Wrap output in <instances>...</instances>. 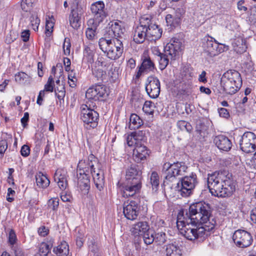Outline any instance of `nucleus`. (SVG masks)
Listing matches in <instances>:
<instances>
[{
	"mask_svg": "<svg viewBox=\"0 0 256 256\" xmlns=\"http://www.w3.org/2000/svg\"><path fill=\"white\" fill-rule=\"evenodd\" d=\"M226 170L215 172L208 174V186L210 192L214 196L225 198L235 191V185Z\"/></svg>",
	"mask_w": 256,
	"mask_h": 256,
	"instance_id": "1",
	"label": "nucleus"
},
{
	"mask_svg": "<svg viewBox=\"0 0 256 256\" xmlns=\"http://www.w3.org/2000/svg\"><path fill=\"white\" fill-rule=\"evenodd\" d=\"M101 165L96 158L92 154L88 157V160H80L77 167V172L90 173L96 188L100 190L104 184V174L100 168Z\"/></svg>",
	"mask_w": 256,
	"mask_h": 256,
	"instance_id": "2",
	"label": "nucleus"
},
{
	"mask_svg": "<svg viewBox=\"0 0 256 256\" xmlns=\"http://www.w3.org/2000/svg\"><path fill=\"white\" fill-rule=\"evenodd\" d=\"M186 218V222H185L184 220H181L178 216L176 226L180 232L188 240H190L197 238L202 240L204 238L206 235H208L206 233L214 228V226L209 228L204 226L198 227L201 224H200L190 222V221L188 220V218Z\"/></svg>",
	"mask_w": 256,
	"mask_h": 256,
	"instance_id": "3",
	"label": "nucleus"
},
{
	"mask_svg": "<svg viewBox=\"0 0 256 256\" xmlns=\"http://www.w3.org/2000/svg\"><path fill=\"white\" fill-rule=\"evenodd\" d=\"M186 214L190 222L200 224L208 228L206 224L211 216V209L208 204L203 202L194 203L190 206L189 212Z\"/></svg>",
	"mask_w": 256,
	"mask_h": 256,
	"instance_id": "4",
	"label": "nucleus"
},
{
	"mask_svg": "<svg viewBox=\"0 0 256 256\" xmlns=\"http://www.w3.org/2000/svg\"><path fill=\"white\" fill-rule=\"evenodd\" d=\"M220 86L225 93L230 95L234 94L242 86L240 74L236 70H228L222 76Z\"/></svg>",
	"mask_w": 256,
	"mask_h": 256,
	"instance_id": "5",
	"label": "nucleus"
},
{
	"mask_svg": "<svg viewBox=\"0 0 256 256\" xmlns=\"http://www.w3.org/2000/svg\"><path fill=\"white\" fill-rule=\"evenodd\" d=\"M100 50L111 60H116L122 54L124 46L122 42L118 38L114 39L113 42H108V40H101Z\"/></svg>",
	"mask_w": 256,
	"mask_h": 256,
	"instance_id": "6",
	"label": "nucleus"
},
{
	"mask_svg": "<svg viewBox=\"0 0 256 256\" xmlns=\"http://www.w3.org/2000/svg\"><path fill=\"white\" fill-rule=\"evenodd\" d=\"M187 169L188 166L183 162L164 164L162 170L165 178L164 183L168 184V181H172L176 176L184 175Z\"/></svg>",
	"mask_w": 256,
	"mask_h": 256,
	"instance_id": "7",
	"label": "nucleus"
},
{
	"mask_svg": "<svg viewBox=\"0 0 256 256\" xmlns=\"http://www.w3.org/2000/svg\"><path fill=\"white\" fill-rule=\"evenodd\" d=\"M80 109V118L87 125L86 128H96L98 124L99 115L97 112L92 108L90 102H86V104L82 105Z\"/></svg>",
	"mask_w": 256,
	"mask_h": 256,
	"instance_id": "8",
	"label": "nucleus"
},
{
	"mask_svg": "<svg viewBox=\"0 0 256 256\" xmlns=\"http://www.w3.org/2000/svg\"><path fill=\"white\" fill-rule=\"evenodd\" d=\"M197 184L196 175L192 172L181 178L180 182L177 184V190L183 197H188L192 194Z\"/></svg>",
	"mask_w": 256,
	"mask_h": 256,
	"instance_id": "9",
	"label": "nucleus"
},
{
	"mask_svg": "<svg viewBox=\"0 0 256 256\" xmlns=\"http://www.w3.org/2000/svg\"><path fill=\"white\" fill-rule=\"evenodd\" d=\"M90 11L93 16V18L88 21L89 24H93L94 28H96L100 23L108 16L106 9L102 1H98L90 6Z\"/></svg>",
	"mask_w": 256,
	"mask_h": 256,
	"instance_id": "10",
	"label": "nucleus"
},
{
	"mask_svg": "<svg viewBox=\"0 0 256 256\" xmlns=\"http://www.w3.org/2000/svg\"><path fill=\"white\" fill-rule=\"evenodd\" d=\"M202 40L204 50L210 57L216 56L224 52V48L219 46L216 40L209 35L205 36Z\"/></svg>",
	"mask_w": 256,
	"mask_h": 256,
	"instance_id": "11",
	"label": "nucleus"
},
{
	"mask_svg": "<svg viewBox=\"0 0 256 256\" xmlns=\"http://www.w3.org/2000/svg\"><path fill=\"white\" fill-rule=\"evenodd\" d=\"M240 149L246 153L252 152L256 149V136L252 132H244L240 141Z\"/></svg>",
	"mask_w": 256,
	"mask_h": 256,
	"instance_id": "12",
	"label": "nucleus"
},
{
	"mask_svg": "<svg viewBox=\"0 0 256 256\" xmlns=\"http://www.w3.org/2000/svg\"><path fill=\"white\" fill-rule=\"evenodd\" d=\"M232 240L240 248H246L250 246L252 242L250 234L242 230H238L234 232Z\"/></svg>",
	"mask_w": 256,
	"mask_h": 256,
	"instance_id": "13",
	"label": "nucleus"
},
{
	"mask_svg": "<svg viewBox=\"0 0 256 256\" xmlns=\"http://www.w3.org/2000/svg\"><path fill=\"white\" fill-rule=\"evenodd\" d=\"M160 87V82L157 78L150 76L147 78L145 88L148 94L151 98H155L158 96Z\"/></svg>",
	"mask_w": 256,
	"mask_h": 256,
	"instance_id": "14",
	"label": "nucleus"
},
{
	"mask_svg": "<svg viewBox=\"0 0 256 256\" xmlns=\"http://www.w3.org/2000/svg\"><path fill=\"white\" fill-rule=\"evenodd\" d=\"M142 182L126 181L120 187L122 196L124 198L132 197L140 192Z\"/></svg>",
	"mask_w": 256,
	"mask_h": 256,
	"instance_id": "15",
	"label": "nucleus"
},
{
	"mask_svg": "<svg viewBox=\"0 0 256 256\" xmlns=\"http://www.w3.org/2000/svg\"><path fill=\"white\" fill-rule=\"evenodd\" d=\"M108 96L106 87L102 85H96L88 89L86 93V97L90 100L96 101L100 98H106ZM90 103V101H88Z\"/></svg>",
	"mask_w": 256,
	"mask_h": 256,
	"instance_id": "16",
	"label": "nucleus"
},
{
	"mask_svg": "<svg viewBox=\"0 0 256 256\" xmlns=\"http://www.w3.org/2000/svg\"><path fill=\"white\" fill-rule=\"evenodd\" d=\"M139 209L138 202L135 200H128L124 204L123 213L127 219L133 220L137 218Z\"/></svg>",
	"mask_w": 256,
	"mask_h": 256,
	"instance_id": "17",
	"label": "nucleus"
},
{
	"mask_svg": "<svg viewBox=\"0 0 256 256\" xmlns=\"http://www.w3.org/2000/svg\"><path fill=\"white\" fill-rule=\"evenodd\" d=\"M146 22H148L146 24V28L147 29L146 36L147 40L149 41H156L160 38L162 34V29L154 24L151 22L150 19L148 16H145Z\"/></svg>",
	"mask_w": 256,
	"mask_h": 256,
	"instance_id": "18",
	"label": "nucleus"
},
{
	"mask_svg": "<svg viewBox=\"0 0 256 256\" xmlns=\"http://www.w3.org/2000/svg\"><path fill=\"white\" fill-rule=\"evenodd\" d=\"M145 16L142 17L140 20V24L135 28L133 34V40L137 44L142 43L146 39L147 40L146 24Z\"/></svg>",
	"mask_w": 256,
	"mask_h": 256,
	"instance_id": "19",
	"label": "nucleus"
},
{
	"mask_svg": "<svg viewBox=\"0 0 256 256\" xmlns=\"http://www.w3.org/2000/svg\"><path fill=\"white\" fill-rule=\"evenodd\" d=\"M182 43L176 38H172L164 46V52L169 54L170 59H174L178 52L182 48Z\"/></svg>",
	"mask_w": 256,
	"mask_h": 256,
	"instance_id": "20",
	"label": "nucleus"
},
{
	"mask_svg": "<svg viewBox=\"0 0 256 256\" xmlns=\"http://www.w3.org/2000/svg\"><path fill=\"white\" fill-rule=\"evenodd\" d=\"M184 14V10L182 8H177L172 14H168L166 16V21L167 25L171 28H175L178 26L182 15Z\"/></svg>",
	"mask_w": 256,
	"mask_h": 256,
	"instance_id": "21",
	"label": "nucleus"
},
{
	"mask_svg": "<svg viewBox=\"0 0 256 256\" xmlns=\"http://www.w3.org/2000/svg\"><path fill=\"white\" fill-rule=\"evenodd\" d=\"M83 8L77 6L75 9L72 10L69 16L70 24L71 26L75 30H78L80 26V18L83 13Z\"/></svg>",
	"mask_w": 256,
	"mask_h": 256,
	"instance_id": "22",
	"label": "nucleus"
},
{
	"mask_svg": "<svg viewBox=\"0 0 256 256\" xmlns=\"http://www.w3.org/2000/svg\"><path fill=\"white\" fill-rule=\"evenodd\" d=\"M126 181L142 182V172L136 164H132L126 170Z\"/></svg>",
	"mask_w": 256,
	"mask_h": 256,
	"instance_id": "23",
	"label": "nucleus"
},
{
	"mask_svg": "<svg viewBox=\"0 0 256 256\" xmlns=\"http://www.w3.org/2000/svg\"><path fill=\"white\" fill-rule=\"evenodd\" d=\"M78 186L84 194H88L90 188V177L88 173L78 172Z\"/></svg>",
	"mask_w": 256,
	"mask_h": 256,
	"instance_id": "24",
	"label": "nucleus"
},
{
	"mask_svg": "<svg viewBox=\"0 0 256 256\" xmlns=\"http://www.w3.org/2000/svg\"><path fill=\"white\" fill-rule=\"evenodd\" d=\"M54 180L57 182L58 187L62 190L68 186L67 172L64 169H58L54 175Z\"/></svg>",
	"mask_w": 256,
	"mask_h": 256,
	"instance_id": "25",
	"label": "nucleus"
},
{
	"mask_svg": "<svg viewBox=\"0 0 256 256\" xmlns=\"http://www.w3.org/2000/svg\"><path fill=\"white\" fill-rule=\"evenodd\" d=\"M149 155V150L144 146L137 145L133 150V158L137 162H140Z\"/></svg>",
	"mask_w": 256,
	"mask_h": 256,
	"instance_id": "26",
	"label": "nucleus"
},
{
	"mask_svg": "<svg viewBox=\"0 0 256 256\" xmlns=\"http://www.w3.org/2000/svg\"><path fill=\"white\" fill-rule=\"evenodd\" d=\"M214 142L220 150L226 152L230 150L232 146L230 140L224 135H218L216 136Z\"/></svg>",
	"mask_w": 256,
	"mask_h": 256,
	"instance_id": "27",
	"label": "nucleus"
},
{
	"mask_svg": "<svg viewBox=\"0 0 256 256\" xmlns=\"http://www.w3.org/2000/svg\"><path fill=\"white\" fill-rule=\"evenodd\" d=\"M154 68V64L150 58L145 57L136 75V78H139L141 75L146 72L152 71Z\"/></svg>",
	"mask_w": 256,
	"mask_h": 256,
	"instance_id": "28",
	"label": "nucleus"
},
{
	"mask_svg": "<svg viewBox=\"0 0 256 256\" xmlns=\"http://www.w3.org/2000/svg\"><path fill=\"white\" fill-rule=\"evenodd\" d=\"M148 227L146 222H140L132 226L130 231L135 236H142L146 230H148Z\"/></svg>",
	"mask_w": 256,
	"mask_h": 256,
	"instance_id": "29",
	"label": "nucleus"
},
{
	"mask_svg": "<svg viewBox=\"0 0 256 256\" xmlns=\"http://www.w3.org/2000/svg\"><path fill=\"white\" fill-rule=\"evenodd\" d=\"M26 16L28 18V20L32 28L34 31H37L40 22V20L38 16L37 13L34 12H32L22 14V18H24Z\"/></svg>",
	"mask_w": 256,
	"mask_h": 256,
	"instance_id": "30",
	"label": "nucleus"
},
{
	"mask_svg": "<svg viewBox=\"0 0 256 256\" xmlns=\"http://www.w3.org/2000/svg\"><path fill=\"white\" fill-rule=\"evenodd\" d=\"M54 252L57 256H68L69 253V246L66 242L64 241L53 249Z\"/></svg>",
	"mask_w": 256,
	"mask_h": 256,
	"instance_id": "31",
	"label": "nucleus"
},
{
	"mask_svg": "<svg viewBox=\"0 0 256 256\" xmlns=\"http://www.w3.org/2000/svg\"><path fill=\"white\" fill-rule=\"evenodd\" d=\"M166 256H182L180 248L175 244H170L166 246Z\"/></svg>",
	"mask_w": 256,
	"mask_h": 256,
	"instance_id": "32",
	"label": "nucleus"
},
{
	"mask_svg": "<svg viewBox=\"0 0 256 256\" xmlns=\"http://www.w3.org/2000/svg\"><path fill=\"white\" fill-rule=\"evenodd\" d=\"M35 178L36 184L39 188H46L50 184V180L42 172L37 173L35 176Z\"/></svg>",
	"mask_w": 256,
	"mask_h": 256,
	"instance_id": "33",
	"label": "nucleus"
},
{
	"mask_svg": "<svg viewBox=\"0 0 256 256\" xmlns=\"http://www.w3.org/2000/svg\"><path fill=\"white\" fill-rule=\"evenodd\" d=\"M120 23L122 22L119 21H116L112 22L108 24V26H110V28L114 32L116 37L118 39L121 38V36L124 34V28L120 24Z\"/></svg>",
	"mask_w": 256,
	"mask_h": 256,
	"instance_id": "34",
	"label": "nucleus"
},
{
	"mask_svg": "<svg viewBox=\"0 0 256 256\" xmlns=\"http://www.w3.org/2000/svg\"><path fill=\"white\" fill-rule=\"evenodd\" d=\"M56 96L58 99L60 105H61L64 102V98L66 95L65 87L62 83L60 86H56L54 88Z\"/></svg>",
	"mask_w": 256,
	"mask_h": 256,
	"instance_id": "35",
	"label": "nucleus"
},
{
	"mask_svg": "<svg viewBox=\"0 0 256 256\" xmlns=\"http://www.w3.org/2000/svg\"><path fill=\"white\" fill-rule=\"evenodd\" d=\"M139 132L132 133L130 135H128L126 138L127 144L128 146H135L136 147L137 145H140L139 140Z\"/></svg>",
	"mask_w": 256,
	"mask_h": 256,
	"instance_id": "36",
	"label": "nucleus"
},
{
	"mask_svg": "<svg viewBox=\"0 0 256 256\" xmlns=\"http://www.w3.org/2000/svg\"><path fill=\"white\" fill-rule=\"evenodd\" d=\"M15 80L16 82L20 84H29L30 77L24 72H20L15 75Z\"/></svg>",
	"mask_w": 256,
	"mask_h": 256,
	"instance_id": "37",
	"label": "nucleus"
},
{
	"mask_svg": "<svg viewBox=\"0 0 256 256\" xmlns=\"http://www.w3.org/2000/svg\"><path fill=\"white\" fill-rule=\"evenodd\" d=\"M130 126L132 128H139L142 124V120L136 114H132L130 118Z\"/></svg>",
	"mask_w": 256,
	"mask_h": 256,
	"instance_id": "38",
	"label": "nucleus"
},
{
	"mask_svg": "<svg viewBox=\"0 0 256 256\" xmlns=\"http://www.w3.org/2000/svg\"><path fill=\"white\" fill-rule=\"evenodd\" d=\"M115 38H118L116 37L115 34H114V32H112V28H110V26H108L106 28L104 37L99 40L98 45H100L101 40H105L108 41V42H113L114 39Z\"/></svg>",
	"mask_w": 256,
	"mask_h": 256,
	"instance_id": "39",
	"label": "nucleus"
},
{
	"mask_svg": "<svg viewBox=\"0 0 256 256\" xmlns=\"http://www.w3.org/2000/svg\"><path fill=\"white\" fill-rule=\"evenodd\" d=\"M154 232L150 228L148 227V230L142 234V238L144 243L146 244H152L154 240Z\"/></svg>",
	"mask_w": 256,
	"mask_h": 256,
	"instance_id": "40",
	"label": "nucleus"
},
{
	"mask_svg": "<svg viewBox=\"0 0 256 256\" xmlns=\"http://www.w3.org/2000/svg\"><path fill=\"white\" fill-rule=\"evenodd\" d=\"M36 2V0H22L20 4L22 9L26 13L30 12V10Z\"/></svg>",
	"mask_w": 256,
	"mask_h": 256,
	"instance_id": "41",
	"label": "nucleus"
},
{
	"mask_svg": "<svg viewBox=\"0 0 256 256\" xmlns=\"http://www.w3.org/2000/svg\"><path fill=\"white\" fill-rule=\"evenodd\" d=\"M88 244L89 250L94 253V256H98V248L94 239L92 237L88 238Z\"/></svg>",
	"mask_w": 256,
	"mask_h": 256,
	"instance_id": "42",
	"label": "nucleus"
},
{
	"mask_svg": "<svg viewBox=\"0 0 256 256\" xmlns=\"http://www.w3.org/2000/svg\"><path fill=\"white\" fill-rule=\"evenodd\" d=\"M170 58V57L169 56V54L165 52L160 56L159 64L160 68L161 70H164L168 64Z\"/></svg>",
	"mask_w": 256,
	"mask_h": 256,
	"instance_id": "43",
	"label": "nucleus"
},
{
	"mask_svg": "<svg viewBox=\"0 0 256 256\" xmlns=\"http://www.w3.org/2000/svg\"><path fill=\"white\" fill-rule=\"evenodd\" d=\"M150 183L153 190H157L159 186V176L158 173L156 172H153L150 178Z\"/></svg>",
	"mask_w": 256,
	"mask_h": 256,
	"instance_id": "44",
	"label": "nucleus"
},
{
	"mask_svg": "<svg viewBox=\"0 0 256 256\" xmlns=\"http://www.w3.org/2000/svg\"><path fill=\"white\" fill-rule=\"evenodd\" d=\"M177 126L182 130H186L188 132H190L192 130V128L190 124L184 120L178 121L177 122Z\"/></svg>",
	"mask_w": 256,
	"mask_h": 256,
	"instance_id": "45",
	"label": "nucleus"
},
{
	"mask_svg": "<svg viewBox=\"0 0 256 256\" xmlns=\"http://www.w3.org/2000/svg\"><path fill=\"white\" fill-rule=\"evenodd\" d=\"M154 238L158 244H162L166 240V236L164 232H158L154 234Z\"/></svg>",
	"mask_w": 256,
	"mask_h": 256,
	"instance_id": "46",
	"label": "nucleus"
},
{
	"mask_svg": "<svg viewBox=\"0 0 256 256\" xmlns=\"http://www.w3.org/2000/svg\"><path fill=\"white\" fill-rule=\"evenodd\" d=\"M92 74L98 80H102L103 76L106 74V72L100 68H92Z\"/></svg>",
	"mask_w": 256,
	"mask_h": 256,
	"instance_id": "47",
	"label": "nucleus"
},
{
	"mask_svg": "<svg viewBox=\"0 0 256 256\" xmlns=\"http://www.w3.org/2000/svg\"><path fill=\"white\" fill-rule=\"evenodd\" d=\"M154 106L150 101H146L142 108L143 111L148 114H152L154 113Z\"/></svg>",
	"mask_w": 256,
	"mask_h": 256,
	"instance_id": "48",
	"label": "nucleus"
},
{
	"mask_svg": "<svg viewBox=\"0 0 256 256\" xmlns=\"http://www.w3.org/2000/svg\"><path fill=\"white\" fill-rule=\"evenodd\" d=\"M59 206L58 199V198H53L50 199L48 202V206L49 209L52 210H57Z\"/></svg>",
	"mask_w": 256,
	"mask_h": 256,
	"instance_id": "49",
	"label": "nucleus"
},
{
	"mask_svg": "<svg viewBox=\"0 0 256 256\" xmlns=\"http://www.w3.org/2000/svg\"><path fill=\"white\" fill-rule=\"evenodd\" d=\"M70 47L71 44L70 40L68 38H65L63 44L64 52L65 55H70Z\"/></svg>",
	"mask_w": 256,
	"mask_h": 256,
	"instance_id": "50",
	"label": "nucleus"
},
{
	"mask_svg": "<svg viewBox=\"0 0 256 256\" xmlns=\"http://www.w3.org/2000/svg\"><path fill=\"white\" fill-rule=\"evenodd\" d=\"M84 56H87L88 61L90 62H92L94 61V52L90 47L88 46L86 48L84 52Z\"/></svg>",
	"mask_w": 256,
	"mask_h": 256,
	"instance_id": "51",
	"label": "nucleus"
},
{
	"mask_svg": "<svg viewBox=\"0 0 256 256\" xmlns=\"http://www.w3.org/2000/svg\"><path fill=\"white\" fill-rule=\"evenodd\" d=\"M108 74L110 76V80L112 82H115L118 78V70L116 68L111 69L108 72Z\"/></svg>",
	"mask_w": 256,
	"mask_h": 256,
	"instance_id": "52",
	"label": "nucleus"
},
{
	"mask_svg": "<svg viewBox=\"0 0 256 256\" xmlns=\"http://www.w3.org/2000/svg\"><path fill=\"white\" fill-rule=\"evenodd\" d=\"M8 242L11 245H14L17 240V238L16 236V234L14 232V231L11 229L10 230L9 233H8Z\"/></svg>",
	"mask_w": 256,
	"mask_h": 256,
	"instance_id": "53",
	"label": "nucleus"
},
{
	"mask_svg": "<svg viewBox=\"0 0 256 256\" xmlns=\"http://www.w3.org/2000/svg\"><path fill=\"white\" fill-rule=\"evenodd\" d=\"M51 248L48 246L46 244L42 242L40 244V252L44 256H47L50 252Z\"/></svg>",
	"mask_w": 256,
	"mask_h": 256,
	"instance_id": "54",
	"label": "nucleus"
},
{
	"mask_svg": "<svg viewBox=\"0 0 256 256\" xmlns=\"http://www.w3.org/2000/svg\"><path fill=\"white\" fill-rule=\"evenodd\" d=\"M54 23L52 22L46 20V36H50L52 32Z\"/></svg>",
	"mask_w": 256,
	"mask_h": 256,
	"instance_id": "55",
	"label": "nucleus"
},
{
	"mask_svg": "<svg viewBox=\"0 0 256 256\" xmlns=\"http://www.w3.org/2000/svg\"><path fill=\"white\" fill-rule=\"evenodd\" d=\"M60 198L64 202H70L72 199L71 194L66 192H62L60 194Z\"/></svg>",
	"mask_w": 256,
	"mask_h": 256,
	"instance_id": "56",
	"label": "nucleus"
},
{
	"mask_svg": "<svg viewBox=\"0 0 256 256\" xmlns=\"http://www.w3.org/2000/svg\"><path fill=\"white\" fill-rule=\"evenodd\" d=\"M218 112L220 117L228 118L230 116L228 111L225 108H220L218 109Z\"/></svg>",
	"mask_w": 256,
	"mask_h": 256,
	"instance_id": "57",
	"label": "nucleus"
},
{
	"mask_svg": "<svg viewBox=\"0 0 256 256\" xmlns=\"http://www.w3.org/2000/svg\"><path fill=\"white\" fill-rule=\"evenodd\" d=\"M30 149L27 145H24L20 150L21 154L24 157L28 156L30 154Z\"/></svg>",
	"mask_w": 256,
	"mask_h": 256,
	"instance_id": "58",
	"label": "nucleus"
},
{
	"mask_svg": "<svg viewBox=\"0 0 256 256\" xmlns=\"http://www.w3.org/2000/svg\"><path fill=\"white\" fill-rule=\"evenodd\" d=\"M8 148V143L6 140H2L0 142V154H4Z\"/></svg>",
	"mask_w": 256,
	"mask_h": 256,
	"instance_id": "59",
	"label": "nucleus"
},
{
	"mask_svg": "<svg viewBox=\"0 0 256 256\" xmlns=\"http://www.w3.org/2000/svg\"><path fill=\"white\" fill-rule=\"evenodd\" d=\"M96 32L92 28H88L86 32V37L92 40L95 36Z\"/></svg>",
	"mask_w": 256,
	"mask_h": 256,
	"instance_id": "60",
	"label": "nucleus"
},
{
	"mask_svg": "<svg viewBox=\"0 0 256 256\" xmlns=\"http://www.w3.org/2000/svg\"><path fill=\"white\" fill-rule=\"evenodd\" d=\"M30 32L29 30H24L21 33V37L24 42H26L30 38Z\"/></svg>",
	"mask_w": 256,
	"mask_h": 256,
	"instance_id": "61",
	"label": "nucleus"
},
{
	"mask_svg": "<svg viewBox=\"0 0 256 256\" xmlns=\"http://www.w3.org/2000/svg\"><path fill=\"white\" fill-rule=\"evenodd\" d=\"M244 0H240L237 2V8L239 10L244 12H246L248 8L244 5Z\"/></svg>",
	"mask_w": 256,
	"mask_h": 256,
	"instance_id": "62",
	"label": "nucleus"
},
{
	"mask_svg": "<svg viewBox=\"0 0 256 256\" xmlns=\"http://www.w3.org/2000/svg\"><path fill=\"white\" fill-rule=\"evenodd\" d=\"M49 232V230L45 226H41L38 228V232L40 235L42 236H46Z\"/></svg>",
	"mask_w": 256,
	"mask_h": 256,
	"instance_id": "63",
	"label": "nucleus"
},
{
	"mask_svg": "<svg viewBox=\"0 0 256 256\" xmlns=\"http://www.w3.org/2000/svg\"><path fill=\"white\" fill-rule=\"evenodd\" d=\"M250 220L254 224H256V208H253L250 212Z\"/></svg>",
	"mask_w": 256,
	"mask_h": 256,
	"instance_id": "64",
	"label": "nucleus"
}]
</instances>
